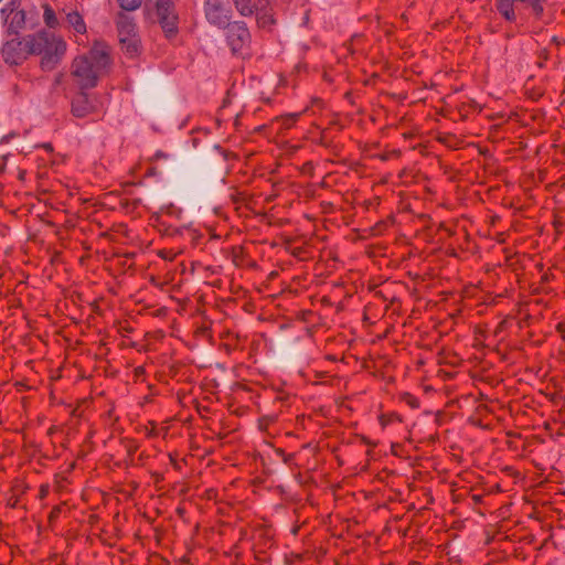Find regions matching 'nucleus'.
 <instances>
[{
  "instance_id": "1",
  "label": "nucleus",
  "mask_w": 565,
  "mask_h": 565,
  "mask_svg": "<svg viewBox=\"0 0 565 565\" xmlns=\"http://www.w3.org/2000/svg\"><path fill=\"white\" fill-rule=\"evenodd\" d=\"M110 66L109 47L103 42H95L87 54L76 57L72 63L71 74L79 89L94 88L98 79Z\"/></svg>"
},
{
  "instance_id": "2",
  "label": "nucleus",
  "mask_w": 565,
  "mask_h": 565,
  "mask_svg": "<svg viewBox=\"0 0 565 565\" xmlns=\"http://www.w3.org/2000/svg\"><path fill=\"white\" fill-rule=\"evenodd\" d=\"M30 54H43L41 65L44 70H52L65 53L66 45L63 41L55 42L53 36L46 32H39L24 38Z\"/></svg>"
},
{
  "instance_id": "3",
  "label": "nucleus",
  "mask_w": 565,
  "mask_h": 565,
  "mask_svg": "<svg viewBox=\"0 0 565 565\" xmlns=\"http://www.w3.org/2000/svg\"><path fill=\"white\" fill-rule=\"evenodd\" d=\"M118 39L121 49L134 55L138 52L139 39L136 33V24L131 17L119 13L117 17Z\"/></svg>"
},
{
  "instance_id": "4",
  "label": "nucleus",
  "mask_w": 565,
  "mask_h": 565,
  "mask_svg": "<svg viewBox=\"0 0 565 565\" xmlns=\"http://www.w3.org/2000/svg\"><path fill=\"white\" fill-rule=\"evenodd\" d=\"M226 25V40L233 54L245 56L248 54L250 43V34L248 29L243 22L227 23Z\"/></svg>"
},
{
  "instance_id": "5",
  "label": "nucleus",
  "mask_w": 565,
  "mask_h": 565,
  "mask_svg": "<svg viewBox=\"0 0 565 565\" xmlns=\"http://www.w3.org/2000/svg\"><path fill=\"white\" fill-rule=\"evenodd\" d=\"M156 12L166 36L173 38L178 33L179 23L174 0H156Z\"/></svg>"
},
{
  "instance_id": "6",
  "label": "nucleus",
  "mask_w": 565,
  "mask_h": 565,
  "mask_svg": "<svg viewBox=\"0 0 565 565\" xmlns=\"http://www.w3.org/2000/svg\"><path fill=\"white\" fill-rule=\"evenodd\" d=\"M7 32L18 35L25 26V12L20 9V0H11L1 10Z\"/></svg>"
},
{
  "instance_id": "7",
  "label": "nucleus",
  "mask_w": 565,
  "mask_h": 565,
  "mask_svg": "<svg viewBox=\"0 0 565 565\" xmlns=\"http://www.w3.org/2000/svg\"><path fill=\"white\" fill-rule=\"evenodd\" d=\"M204 13L207 21L217 26H224L231 18L227 0H204Z\"/></svg>"
},
{
  "instance_id": "8",
  "label": "nucleus",
  "mask_w": 565,
  "mask_h": 565,
  "mask_svg": "<svg viewBox=\"0 0 565 565\" xmlns=\"http://www.w3.org/2000/svg\"><path fill=\"white\" fill-rule=\"evenodd\" d=\"M25 40L12 39L7 41L1 50L2 58L7 64L18 65L29 56Z\"/></svg>"
},
{
  "instance_id": "9",
  "label": "nucleus",
  "mask_w": 565,
  "mask_h": 565,
  "mask_svg": "<svg viewBox=\"0 0 565 565\" xmlns=\"http://www.w3.org/2000/svg\"><path fill=\"white\" fill-rule=\"evenodd\" d=\"M93 110L94 106L89 99V96L85 93V90L81 89V92L77 93L72 100V114L75 117L82 118L90 114Z\"/></svg>"
},
{
  "instance_id": "10",
  "label": "nucleus",
  "mask_w": 565,
  "mask_h": 565,
  "mask_svg": "<svg viewBox=\"0 0 565 565\" xmlns=\"http://www.w3.org/2000/svg\"><path fill=\"white\" fill-rule=\"evenodd\" d=\"M66 23L79 34H84L86 32V24L83 17L75 10L66 13Z\"/></svg>"
},
{
  "instance_id": "11",
  "label": "nucleus",
  "mask_w": 565,
  "mask_h": 565,
  "mask_svg": "<svg viewBox=\"0 0 565 565\" xmlns=\"http://www.w3.org/2000/svg\"><path fill=\"white\" fill-rule=\"evenodd\" d=\"M513 0H497L498 11L508 20L513 21L515 13L513 10Z\"/></svg>"
},
{
  "instance_id": "12",
  "label": "nucleus",
  "mask_w": 565,
  "mask_h": 565,
  "mask_svg": "<svg viewBox=\"0 0 565 565\" xmlns=\"http://www.w3.org/2000/svg\"><path fill=\"white\" fill-rule=\"evenodd\" d=\"M234 3L243 15H249L256 9L255 0H234Z\"/></svg>"
},
{
  "instance_id": "13",
  "label": "nucleus",
  "mask_w": 565,
  "mask_h": 565,
  "mask_svg": "<svg viewBox=\"0 0 565 565\" xmlns=\"http://www.w3.org/2000/svg\"><path fill=\"white\" fill-rule=\"evenodd\" d=\"M43 19H44L45 24L49 28H56L58 24L56 14H55L54 10L49 4L44 6Z\"/></svg>"
},
{
  "instance_id": "14",
  "label": "nucleus",
  "mask_w": 565,
  "mask_h": 565,
  "mask_svg": "<svg viewBox=\"0 0 565 565\" xmlns=\"http://www.w3.org/2000/svg\"><path fill=\"white\" fill-rule=\"evenodd\" d=\"M118 3L124 10L134 11L141 6L142 0H118Z\"/></svg>"
},
{
  "instance_id": "15",
  "label": "nucleus",
  "mask_w": 565,
  "mask_h": 565,
  "mask_svg": "<svg viewBox=\"0 0 565 565\" xmlns=\"http://www.w3.org/2000/svg\"><path fill=\"white\" fill-rule=\"evenodd\" d=\"M530 1V6L533 10V12L536 14V15H540L542 12H543V7H542V2L544 0H529Z\"/></svg>"
},
{
  "instance_id": "16",
  "label": "nucleus",
  "mask_w": 565,
  "mask_h": 565,
  "mask_svg": "<svg viewBox=\"0 0 565 565\" xmlns=\"http://www.w3.org/2000/svg\"><path fill=\"white\" fill-rule=\"evenodd\" d=\"M257 23L259 26L265 28V26L274 23V20L271 19V17L264 14V15L257 18Z\"/></svg>"
},
{
  "instance_id": "17",
  "label": "nucleus",
  "mask_w": 565,
  "mask_h": 565,
  "mask_svg": "<svg viewBox=\"0 0 565 565\" xmlns=\"http://www.w3.org/2000/svg\"><path fill=\"white\" fill-rule=\"evenodd\" d=\"M299 114H289L284 117V125L286 128H289L294 125V122L297 120Z\"/></svg>"
},
{
  "instance_id": "18",
  "label": "nucleus",
  "mask_w": 565,
  "mask_h": 565,
  "mask_svg": "<svg viewBox=\"0 0 565 565\" xmlns=\"http://www.w3.org/2000/svg\"><path fill=\"white\" fill-rule=\"evenodd\" d=\"M168 158V154L164 153L163 151H157L153 156V159L158 160V159H167Z\"/></svg>"
},
{
  "instance_id": "19",
  "label": "nucleus",
  "mask_w": 565,
  "mask_h": 565,
  "mask_svg": "<svg viewBox=\"0 0 565 565\" xmlns=\"http://www.w3.org/2000/svg\"><path fill=\"white\" fill-rule=\"evenodd\" d=\"M160 256H161L162 258H166V259H170V260H172V259H173V256H169V254H166L164 252H161V253H160Z\"/></svg>"
},
{
  "instance_id": "20",
  "label": "nucleus",
  "mask_w": 565,
  "mask_h": 565,
  "mask_svg": "<svg viewBox=\"0 0 565 565\" xmlns=\"http://www.w3.org/2000/svg\"><path fill=\"white\" fill-rule=\"evenodd\" d=\"M43 147H44L46 150H50V151H52V149H53V148H52V146H51V143H45V145H43Z\"/></svg>"
},
{
  "instance_id": "21",
  "label": "nucleus",
  "mask_w": 565,
  "mask_h": 565,
  "mask_svg": "<svg viewBox=\"0 0 565 565\" xmlns=\"http://www.w3.org/2000/svg\"><path fill=\"white\" fill-rule=\"evenodd\" d=\"M154 173H156L154 168H151V169L148 171V174H149V175H153Z\"/></svg>"
},
{
  "instance_id": "22",
  "label": "nucleus",
  "mask_w": 565,
  "mask_h": 565,
  "mask_svg": "<svg viewBox=\"0 0 565 565\" xmlns=\"http://www.w3.org/2000/svg\"><path fill=\"white\" fill-rule=\"evenodd\" d=\"M409 404L413 406V407H416L417 404L415 403V399L411 401Z\"/></svg>"
},
{
  "instance_id": "23",
  "label": "nucleus",
  "mask_w": 565,
  "mask_h": 565,
  "mask_svg": "<svg viewBox=\"0 0 565 565\" xmlns=\"http://www.w3.org/2000/svg\"><path fill=\"white\" fill-rule=\"evenodd\" d=\"M41 492L44 495L46 493V489L44 487H42Z\"/></svg>"
}]
</instances>
